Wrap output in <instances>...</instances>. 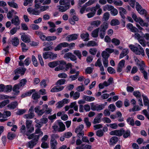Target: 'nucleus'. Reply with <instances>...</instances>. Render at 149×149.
Segmentation results:
<instances>
[{
	"mask_svg": "<svg viewBox=\"0 0 149 149\" xmlns=\"http://www.w3.org/2000/svg\"><path fill=\"white\" fill-rule=\"evenodd\" d=\"M132 17L134 20L136 22H138L140 25L138 24H136V27L139 29L141 30H143V28L141 26L148 27L149 26V24L148 22H145L143 19L140 17H138L136 15L134 12L132 13Z\"/></svg>",
	"mask_w": 149,
	"mask_h": 149,
	"instance_id": "f257e3e1",
	"label": "nucleus"
},
{
	"mask_svg": "<svg viewBox=\"0 0 149 149\" xmlns=\"http://www.w3.org/2000/svg\"><path fill=\"white\" fill-rule=\"evenodd\" d=\"M132 17L134 20L136 22H138L140 25L138 24H136V27L139 29L141 30H143V28L141 26L148 27L149 26V24L148 22H145L143 19L140 17H138L136 15L134 12L132 13Z\"/></svg>",
	"mask_w": 149,
	"mask_h": 149,
	"instance_id": "f03ea898",
	"label": "nucleus"
},
{
	"mask_svg": "<svg viewBox=\"0 0 149 149\" xmlns=\"http://www.w3.org/2000/svg\"><path fill=\"white\" fill-rule=\"evenodd\" d=\"M129 47L135 54L138 55H141L143 56H144V51L142 47L139 44L136 43L135 45H130Z\"/></svg>",
	"mask_w": 149,
	"mask_h": 149,
	"instance_id": "7ed1b4c3",
	"label": "nucleus"
},
{
	"mask_svg": "<svg viewBox=\"0 0 149 149\" xmlns=\"http://www.w3.org/2000/svg\"><path fill=\"white\" fill-rule=\"evenodd\" d=\"M90 105L91 109L93 111H99L103 109L105 107V105L104 104H95L94 103H91Z\"/></svg>",
	"mask_w": 149,
	"mask_h": 149,
	"instance_id": "20e7f679",
	"label": "nucleus"
},
{
	"mask_svg": "<svg viewBox=\"0 0 149 149\" xmlns=\"http://www.w3.org/2000/svg\"><path fill=\"white\" fill-rule=\"evenodd\" d=\"M57 135L55 134H52L51 135L50 145L52 149H56V146L58 144V143L55 139V138L57 137Z\"/></svg>",
	"mask_w": 149,
	"mask_h": 149,
	"instance_id": "39448f33",
	"label": "nucleus"
},
{
	"mask_svg": "<svg viewBox=\"0 0 149 149\" xmlns=\"http://www.w3.org/2000/svg\"><path fill=\"white\" fill-rule=\"evenodd\" d=\"M32 122L31 120H27L26 123V125L27 129V136L29 135V134L32 132L34 130V128L33 126L32 125Z\"/></svg>",
	"mask_w": 149,
	"mask_h": 149,
	"instance_id": "423d86ee",
	"label": "nucleus"
},
{
	"mask_svg": "<svg viewBox=\"0 0 149 149\" xmlns=\"http://www.w3.org/2000/svg\"><path fill=\"white\" fill-rule=\"evenodd\" d=\"M136 8L138 13L141 15H144L146 16L148 14V13L145 9H143L139 3H136Z\"/></svg>",
	"mask_w": 149,
	"mask_h": 149,
	"instance_id": "0eeeda50",
	"label": "nucleus"
},
{
	"mask_svg": "<svg viewBox=\"0 0 149 149\" xmlns=\"http://www.w3.org/2000/svg\"><path fill=\"white\" fill-rule=\"evenodd\" d=\"M123 132L124 130L123 129L116 130L110 132L109 134L111 135L120 136L123 135Z\"/></svg>",
	"mask_w": 149,
	"mask_h": 149,
	"instance_id": "6e6552de",
	"label": "nucleus"
},
{
	"mask_svg": "<svg viewBox=\"0 0 149 149\" xmlns=\"http://www.w3.org/2000/svg\"><path fill=\"white\" fill-rule=\"evenodd\" d=\"M29 112V113L24 115V118L26 119H31L33 118L34 116V115L33 113V107H30Z\"/></svg>",
	"mask_w": 149,
	"mask_h": 149,
	"instance_id": "1a4fd4ad",
	"label": "nucleus"
},
{
	"mask_svg": "<svg viewBox=\"0 0 149 149\" xmlns=\"http://www.w3.org/2000/svg\"><path fill=\"white\" fill-rule=\"evenodd\" d=\"M21 39L25 43H29L31 42V36L29 35L23 34L21 37Z\"/></svg>",
	"mask_w": 149,
	"mask_h": 149,
	"instance_id": "9d476101",
	"label": "nucleus"
},
{
	"mask_svg": "<svg viewBox=\"0 0 149 149\" xmlns=\"http://www.w3.org/2000/svg\"><path fill=\"white\" fill-rule=\"evenodd\" d=\"M27 11L30 14L35 15H38L40 13V12L36 9L33 8H29L27 9Z\"/></svg>",
	"mask_w": 149,
	"mask_h": 149,
	"instance_id": "9b49d317",
	"label": "nucleus"
},
{
	"mask_svg": "<svg viewBox=\"0 0 149 149\" xmlns=\"http://www.w3.org/2000/svg\"><path fill=\"white\" fill-rule=\"evenodd\" d=\"M94 8L93 7L88 8L86 10V11H88V10L89 9L91 12L88 13L87 14V16L88 18H90L93 17L95 14L96 11Z\"/></svg>",
	"mask_w": 149,
	"mask_h": 149,
	"instance_id": "f8f14e48",
	"label": "nucleus"
},
{
	"mask_svg": "<svg viewBox=\"0 0 149 149\" xmlns=\"http://www.w3.org/2000/svg\"><path fill=\"white\" fill-rule=\"evenodd\" d=\"M125 61L124 60H121L119 63L117 68V71L118 72H121L123 68L124 67Z\"/></svg>",
	"mask_w": 149,
	"mask_h": 149,
	"instance_id": "ddd939ff",
	"label": "nucleus"
},
{
	"mask_svg": "<svg viewBox=\"0 0 149 149\" xmlns=\"http://www.w3.org/2000/svg\"><path fill=\"white\" fill-rule=\"evenodd\" d=\"M57 7L59 11L63 12L65 11L69 8V4H66L64 6L59 5L57 6Z\"/></svg>",
	"mask_w": 149,
	"mask_h": 149,
	"instance_id": "4468645a",
	"label": "nucleus"
},
{
	"mask_svg": "<svg viewBox=\"0 0 149 149\" xmlns=\"http://www.w3.org/2000/svg\"><path fill=\"white\" fill-rule=\"evenodd\" d=\"M57 122L59 126V132H62L65 130V125L63 122L59 120H57Z\"/></svg>",
	"mask_w": 149,
	"mask_h": 149,
	"instance_id": "2eb2a0df",
	"label": "nucleus"
},
{
	"mask_svg": "<svg viewBox=\"0 0 149 149\" xmlns=\"http://www.w3.org/2000/svg\"><path fill=\"white\" fill-rule=\"evenodd\" d=\"M70 97H73V99L76 100L78 99L80 97V93L78 92H76L74 93L73 91H72L70 93Z\"/></svg>",
	"mask_w": 149,
	"mask_h": 149,
	"instance_id": "dca6fc26",
	"label": "nucleus"
},
{
	"mask_svg": "<svg viewBox=\"0 0 149 149\" xmlns=\"http://www.w3.org/2000/svg\"><path fill=\"white\" fill-rule=\"evenodd\" d=\"M35 111L38 116H42L44 113V110L43 108L40 109V107L39 106L36 107L35 108Z\"/></svg>",
	"mask_w": 149,
	"mask_h": 149,
	"instance_id": "f3484780",
	"label": "nucleus"
},
{
	"mask_svg": "<svg viewBox=\"0 0 149 149\" xmlns=\"http://www.w3.org/2000/svg\"><path fill=\"white\" fill-rule=\"evenodd\" d=\"M79 35L78 34H74L68 35L66 38V40L68 41L75 40L77 39Z\"/></svg>",
	"mask_w": 149,
	"mask_h": 149,
	"instance_id": "a211bd4d",
	"label": "nucleus"
},
{
	"mask_svg": "<svg viewBox=\"0 0 149 149\" xmlns=\"http://www.w3.org/2000/svg\"><path fill=\"white\" fill-rule=\"evenodd\" d=\"M119 11L121 17L122 18L124 19L125 18L124 15L127 13L126 10L122 7H120L119 8Z\"/></svg>",
	"mask_w": 149,
	"mask_h": 149,
	"instance_id": "6ab92c4d",
	"label": "nucleus"
},
{
	"mask_svg": "<svg viewBox=\"0 0 149 149\" xmlns=\"http://www.w3.org/2000/svg\"><path fill=\"white\" fill-rule=\"evenodd\" d=\"M11 22L15 25H19L20 24V21L18 16L17 15L15 16L14 18L11 20Z\"/></svg>",
	"mask_w": 149,
	"mask_h": 149,
	"instance_id": "aec40b11",
	"label": "nucleus"
},
{
	"mask_svg": "<svg viewBox=\"0 0 149 149\" xmlns=\"http://www.w3.org/2000/svg\"><path fill=\"white\" fill-rule=\"evenodd\" d=\"M40 137L38 135L35 134L33 133L29 135L28 138L29 139H33V141H36L37 143Z\"/></svg>",
	"mask_w": 149,
	"mask_h": 149,
	"instance_id": "412c9836",
	"label": "nucleus"
},
{
	"mask_svg": "<svg viewBox=\"0 0 149 149\" xmlns=\"http://www.w3.org/2000/svg\"><path fill=\"white\" fill-rule=\"evenodd\" d=\"M64 88V87L62 86H56L53 88L50 91L52 92H55L59 91H62Z\"/></svg>",
	"mask_w": 149,
	"mask_h": 149,
	"instance_id": "4be33fe9",
	"label": "nucleus"
},
{
	"mask_svg": "<svg viewBox=\"0 0 149 149\" xmlns=\"http://www.w3.org/2000/svg\"><path fill=\"white\" fill-rule=\"evenodd\" d=\"M18 103L17 102H13L8 105L7 107L10 109H14L17 106Z\"/></svg>",
	"mask_w": 149,
	"mask_h": 149,
	"instance_id": "5701e85b",
	"label": "nucleus"
},
{
	"mask_svg": "<svg viewBox=\"0 0 149 149\" xmlns=\"http://www.w3.org/2000/svg\"><path fill=\"white\" fill-rule=\"evenodd\" d=\"M37 143L36 141H34L33 140L28 142L26 144V147L28 148H32Z\"/></svg>",
	"mask_w": 149,
	"mask_h": 149,
	"instance_id": "b1692460",
	"label": "nucleus"
},
{
	"mask_svg": "<svg viewBox=\"0 0 149 149\" xmlns=\"http://www.w3.org/2000/svg\"><path fill=\"white\" fill-rule=\"evenodd\" d=\"M26 69L24 68H18L15 70V73L16 74H21L22 75L24 74Z\"/></svg>",
	"mask_w": 149,
	"mask_h": 149,
	"instance_id": "393cba45",
	"label": "nucleus"
},
{
	"mask_svg": "<svg viewBox=\"0 0 149 149\" xmlns=\"http://www.w3.org/2000/svg\"><path fill=\"white\" fill-rule=\"evenodd\" d=\"M95 66L96 67H98L100 68V70H102L103 66L102 65V61L100 58H98L95 64Z\"/></svg>",
	"mask_w": 149,
	"mask_h": 149,
	"instance_id": "a878e982",
	"label": "nucleus"
},
{
	"mask_svg": "<svg viewBox=\"0 0 149 149\" xmlns=\"http://www.w3.org/2000/svg\"><path fill=\"white\" fill-rule=\"evenodd\" d=\"M118 140L117 137L113 136L110 139L109 144L110 145H113L117 143Z\"/></svg>",
	"mask_w": 149,
	"mask_h": 149,
	"instance_id": "bb28decb",
	"label": "nucleus"
},
{
	"mask_svg": "<svg viewBox=\"0 0 149 149\" xmlns=\"http://www.w3.org/2000/svg\"><path fill=\"white\" fill-rule=\"evenodd\" d=\"M44 110L46 109L44 111V113L47 114L50 113L52 111V109L51 108H48V106L47 104H45L42 105Z\"/></svg>",
	"mask_w": 149,
	"mask_h": 149,
	"instance_id": "cd10ccee",
	"label": "nucleus"
},
{
	"mask_svg": "<svg viewBox=\"0 0 149 149\" xmlns=\"http://www.w3.org/2000/svg\"><path fill=\"white\" fill-rule=\"evenodd\" d=\"M93 8H95V9L96 11L98 9L97 13V15H100L102 14V10L101 8H100V6L99 4L97 3L95 6L93 7Z\"/></svg>",
	"mask_w": 149,
	"mask_h": 149,
	"instance_id": "c85d7f7f",
	"label": "nucleus"
},
{
	"mask_svg": "<svg viewBox=\"0 0 149 149\" xmlns=\"http://www.w3.org/2000/svg\"><path fill=\"white\" fill-rule=\"evenodd\" d=\"M80 36L81 38L84 41H87L89 40V34L88 33H83Z\"/></svg>",
	"mask_w": 149,
	"mask_h": 149,
	"instance_id": "c756f323",
	"label": "nucleus"
},
{
	"mask_svg": "<svg viewBox=\"0 0 149 149\" xmlns=\"http://www.w3.org/2000/svg\"><path fill=\"white\" fill-rule=\"evenodd\" d=\"M128 53L129 51L128 49L126 48L124 49L120 54L119 57L120 58H122L125 56H126Z\"/></svg>",
	"mask_w": 149,
	"mask_h": 149,
	"instance_id": "7c9ffc66",
	"label": "nucleus"
},
{
	"mask_svg": "<svg viewBox=\"0 0 149 149\" xmlns=\"http://www.w3.org/2000/svg\"><path fill=\"white\" fill-rule=\"evenodd\" d=\"M99 28L94 30L91 33V36L93 38H97L99 35Z\"/></svg>",
	"mask_w": 149,
	"mask_h": 149,
	"instance_id": "2f4dec72",
	"label": "nucleus"
},
{
	"mask_svg": "<svg viewBox=\"0 0 149 149\" xmlns=\"http://www.w3.org/2000/svg\"><path fill=\"white\" fill-rule=\"evenodd\" d=\"M70 107L71 108H73L74 110L76 111H78V106L76 102L71 103L70 105Z\"/></svg>",
	"mask_w": 149,
	"mask_h": 149,
	"instance_id": "473e14b6",
	"label": "nucleus"
},
{
	"mask_svg": "<svg viewBox=\"0 0 149 149\" xmlns=\"http://www.w3.org/2000/svg\"><path fill=\"white\" fill-rule=\"evenodd\" d=\"M83 98L85 101L89 102L93 101L95 100V98L93 97L85 95L83 96Z\"/></svg>",
	"mask_w": 149,
	"mask_h": 149,
	"instance_id": "72a5a7b5",
	"label": "nucleus"
},
{
	"mask_svg": "<svg viewBox=\"0 0 149 149\" xmlns=\"http://www.w3.org/2000/svg\"><path fill=\"white\" fill-rule=\"evenodd\" d=\"M20 130V133L23 135H26L27 136V130H26V127L24 125H23L21 127Z\"/></svg>",
	"mask_w": 149,
	"mask_h": 149,
	"instance_id": "f704fd0d",
	"label": "nucleus"
},
{
	"mask_svg": "<svg viewBox=\"0 0 149 149\" xmlns=\"http://www.w3.org/2000/svg\"><path fill=\"white\" fill-rule=\"evenodd\" d=\"M142 96L143 98L144 104L146 106L149 105V100L147 97L143 94L142 95Z\"/></svg>",
	"mask_w": 149,
	"mask_h": 149,
	"instance_id": "c9c22d12",
	"label": "nucleus"
},
{
	"mask_svg": "<svg viewBox=\"0 0 149 149\" xmlns=\"http://www.w3.org/2000/svg\"><path fill=\"white\" fill-rule=\"evenodd\" d=\"M101 23V21L100 20H97L93 21L91 22V25L94 27H97L100 25Z\"/></svg>",
	"mask_w": 149,
	"mask_h": 149,
	"instance_id": "e433bc0d",
	"label": "nucleus"
},
{
	"mask_svg": "<svg viewBox=\"0 0 149 149\" xmlns=\"http://www.w3.org/2000/svg\"><path fill=\"white\" fill-rule=\"evenodd\" d=\"M12 44L14 46H17L19 43V40L17 37H14L12 40Z\"/></svg>",
	"mask_w": 149,
	"mask_h": 149,
	"instance_id": "4c0bfd02",
	"label": "nucleus"
},
{
	"mask_svg": "<svg viewBox=\"0 0 149 149\" xmlns=\"http://www.w3.org/2000/svg\"><path fill=\"white\" fill-rule=\"evenodd\" d=\"M48 45L49 43L48 42H44L43 43V46L46 47L43 48V51H50L53 48L51 46H49L47 47V46Z\"/></svg>",
	"mask_w": 149,
	"mask_h": 149,
	"instance_id": "58836bf2",
	"label": "nucleus"
},
{
	"mask_svg": "<svg viewBox=\"0 0 149 149\" xmlns=\"http://www.w3.org/2000/svg\"><path fill=\"white\" fill-rule=\"evenodd\" d=\"M86 45L88 47H93L97 46L98 45V44L95 41H90L88 42Z\"/></svg>",
	"mask_w": 149,
	"mask_h": 149,
	"instance_id": "ea45409f",
	"label": "nucleus"
},
{
	"mask_svg": "<svg viewBox=\"0 0 149 149\" xmlns=\"http://www.w3.org/2000/svg\"><path fill=\"white\" fill-rule=\"evenodd\" d=\"M119 24L120 22L118 20L115 19H112L110 22V24L112 26L118 25Z\"/></svg>",
	"mask_w": 149,
	"mask_h": 149,
	"instance_id": "a19ab883",
	"label": "nucleus"
},
{
	"mask_svg": "<svg viewBox=\"0 0 149 149\" xmlns=\"http://www.w3.org/2000/svg\"><path fill=\"white\" fill-rule=\"evenodd\" d=\"M36 91L35 89H32L30 90L28 92L25 93L22 95L21 97H25L28 96L30 95L33 92H35Z\"/></svg>",
	"mask_w": 149,
	"mask_h": 149,
	"instance_id": "79ce46f5",
	"label": "nucleus"
},
{
	"mask_svg": "<svg viewBox=\"0 0 149 149\" xmlns=\"http://www.w3.org/2000/svg\"><path fill=\"white\" fill-rule=\"evenodd\" d=\"M21 87L18 84L15 85L13 88V91L16 93H18L19 92V90L20 88Z\"/></svg>",
	"mask_w": 149,
	"mask_h": 149,
	"instance_id": "37998d69",
	"label": "nucleus"
},
{
	"mask_svg": "<svg viewBox=\"0 0 149 149\" xmlns=\"http://www.w3.org/2000/svg\"><path fill=\"white\" fill-rule=\"evenodd\" d=\"M113 6L110 5H107L104 6L103 7V10L104 11H105L107 10L110 11L111 10Z\"/></svg>",
	"mask_w": 149,
	"mask_h": 149,
	"instance_id": "c03bdc74",
	"label": "nucleus"
},
{
	"mask_svg": "<svg viewBox=\"0 0 149 149\" xmlns=\"http://www.w3.org/2000/svg\"><path fill=\"white\" fill-rule=\"evenodd\" d=\"M118 10L115 8L113 6L110 11V13L111 15L113 16H115L118 14Z\"/></svg>",
	"mask_w": 149,
	"mask_h": 149,
	"instance_id": "a18cd8bd",
	"label": "nucleus"
},
{
	"mask_svg": "<svg viewBox=\"0 0 149 149\" xmlns=\"http://www.w3.org/2000/svg\"><path fill=\"white\" fill-rule=\"evenodd\" d=\"M8 4L11 7L17 9L18 8L17 4L14 2H8Z\"/></svg>",
	"mask_w": 149,
	"mask_h": 149,
	"instance_id": "49530a36",
	"label": "nucleus"
},
{
	"mask_svg": "<svg viewBox=\"0 0 149 149\" xmlns=\"http://www.w3.org/2000/svg\"><path fill=\"white\" fill-rule=\"evenodd\" d=\"M102 56L103 59L108 58L110 55L105 50L103 51L101 54Z\"/></svg>",
	"mask_w": 149,
	"mask_h": 149,
	"instance_id": "de8ad7c7",
	"label": "nucleus"
},
{
	"mask_svg": "<svg viewBox=\"0 0 149 149\" xmlns=\"http://www.w3.org/2000/svg\"><path fill=\"white\" fill-rule=\"evenodd\" d=\"M108 28V24L107 23H104L100 27V30L105 32L106 30Z\"/></svg>",
	"mask_w": 149,
	"mask_h": 149,
	"instance_id": "09e8293b",
	"label": "nucleus"
},
{
	"mask_svg": "<svg viewBox=\"0 0 149 149\" xmlns=\"http://www.w3.org/2000/svg\"><path fill=\"white\" fill-rule=\"evenodd\" d=\"M123 137L124 138H127L130 135V132L129 130L125 131L123 133Z\"/></svg>",
	"mask_w": 149,
	"mask_h": 149,
	"instance_id": "8fccbe9b",
	"label": "nucleus"
},
{
	"mask_svg": "<svg viewBox=\"0 0 149 149\" xmlns=\"http://www.w3.org/2000/svg\"><path fill=\"white\" fill-rule=\"evenodd\" d=\"M51 52H44L42 54L43 58L45 59L50 58V54Z\"/></svg>",
	"mask_w": 149,
	"mask_h": 149,
	"instance_id": "3c124183",
	"label": "nucleus"
},
{
	"mask_svg": "<svg viewBox=\"0 0 149 149\" xmlns=\"http://www.w3.org/2000/svg\"><path fill=\"white\" fill-rule=\"evenodd\" d=\"M32 60L34 65L35 67L37 66L38 65V63L36 58L33 55L32 56Z\"/></svg>",
	"mask_w": 149,
	"mask_h": 149,
	"instance_id": "603ef678",
	"label": "nucleus"
},
{
	"mask_svg": "<svg viewBox=\"0 0 149 149\" xmlns=\"http://www.w3.org/2000/svg\"><path fill=\"white\" fill-rule=\"evenodd\" d=\"M9 102V101L7 100L3 101L0 103V108H2Z\"/></svg>",
	"mask_w": 149,
	"mask_h": 149,
	"instance_id": "864d4df0",
	"label": "nucleus"
},
{
	"mask_svg": "<svg viewBox=\"0 0 149 149\" xmlns=\"http://www.w3.org/2000/svg\"><path fill=\"white\" fill-rule=\"evenodd\" d=\"M110 14L109 12H106L104 13L103 15V19L104 20L107 21L109 18Z\"/></svg>",
	"mask_w": 149,
	"mask_h": 149,
	"instance_id": "5fc2aeb1",
	"label": "nucleus"
},
{
	"mask_svg": "<svg viewBox=\"0 0 149 149\" xmlns=\"http://www.w3.org/2000/svg\"><path fill=\"white\" fill-rule=\"evenodd\" d=\"M48 65L49 67L53 68L58 65L57 61H54L48 63Z\"/></svg>",
	"mask_w": 149,
	"mask_h": 149,
	"instance_id": "6e6d98bb",
	"label": "nucleus"
},
{
	"mask_svg": "<svg viewBox=\"0 0 149 149\" xmlns=\"http://www.w3.org/2000/svg\"><path fill=\"white\" fill-rule=\"evenodd\" d=\"M97 0H89V1L84 4L86 7L93 4Z\"/></svg>",
	"mask_w": 149,
	"mask_h": 149,
	"instance_id": "4d7b16f0",
	"label": "nucleus"
},
{
	"mask_svg": "<svg viewBox=\"0 0 149 149\" xmlns=\"http://www.w3.org/2000/svg\"><path fill=\"white\" fill-rule=\"evenodd\" d=\"M111 42L115 45H118L120 44V40L116 38H113L111 40Z\"/></svg>",
	"mask_w": 149,
	"mask_h": 149,
	"instance_id": "13d9d810",
	"label": "nucleus"
},
{
	"mask_svg": "<svg viewBox=\"0 0 149 149\" xmlns=\"http://www.w3.org/2000/svg\"><path fill=\"white\" fill-rule=\"evenodd\" d=\"M11 114V112L10 111H5L3 114V118H7L10 116Z\"/></svg>",
	"mask_w": 149,
	"mask_h": 149,
	"instance_id": "bf43d9fd",
	"label": "nucleus"
},
{
	"mask_svg": "<svg viewBox=\"0 0 149 149\" xmlns=\"http://www.w3.org/2000/svg\"><path fill=\"white\" fill-rule=\"evenodd\" d=\"M15 136V134L12 132H9L8 134V138L9 139L12 140Z\"/></svg>",
	"mask_w": 149,
	"mask_h": 149,
	"instance_id": "052dcab7",
	"label": "nucleus"
},
{
	"mask_svg": "<svg viewBox=\"0 0 149 149\" xmlns=\"http://www.w3.org/2000/svg\"><path fill=\"white\" fill-rule=\"evenodd\" d=\"M127 121L129 124L132 125H134V120L132 118H128L127 119Z\"/></svg>",
	"mask_w": 149,
	"mask_h": 149,
	"instance_id": "680f3d73",
	"label": "nucleus"
},
{
	"mask_svg": "<svg viewBox=\"0 0 149 149\" xmlns=\"http://www.w3.org/2000/svg\"><path fill=\"white\" fill-rule=\"evenodd\" d=\"M34 134H38V135L40 136H42L43 135V132L41 131V130L40 128H37L35 130V133Z\"/></svg>",
	"mask_w": 149,
	"mask_h": 149,
	"instance_id": "e2e57ef3",
	"label": "nucleus"
},
{
	"mask_svg": "<svg viewBox=\"0 0 149 149\" xmlns=\"http://www.w3.org/2000/svg\"><path fill=\"white\" fill-rule=\"evenodd\" d=\"M114 4L116 6H121L123 5V2L120 0H114L113 1Z\"/></svg>",
	"mask_w": 149,
	"mask_h": 149,
	"instance_id": "0e129e2a",
	"label": "nucleus"
},
{
	"mask_svg": "<svg viewBox=\"0 0 149 149\" xmlns=\"http://www.w3.org/2000/svg\"><path fill=\"white\" fill-rule=\"evenodd\" d=\"M104 132L103 131L100 130L97 131L96 132V135L98 137H102L104 135Z\"/></svg>",
	"mask_w": 149,
	"mask_h": 149,
	"instance_id": "69168bd1",
	"label": "nucleus"
},
{
	"mask_svg": "<svg viewBox=\"0 0 149 149\" xmlns=\"http://www.w3.org/2000/svg\"><path fill=\"white\" fill-rule=\"evenodd\" d=\"M40 97V95L36 92L33 93L32 95V98L34 100H37Z\"/></svg>",
	"mask_w": 149,
	"mask_h": 149,
	"instance_id": "338daca9",
	"label": "nucleus"
},
{
	"mask_svg": "<svg viewBox=\"0 0 149 149\" xmlns=\"http://www.w3.org/2000/svg\"><path fill=\"white\" fill-rule=\"evenodd\" d=\"M56 37L55 36H48L47 37L46 40L49 41H53L55 40L56 39Z\"/></svg>",
	"mask_w": 149,
	"mask_h": 149,
	"instance_id": "774afa93",
	"label": "nucleus"
}]
</instances>
